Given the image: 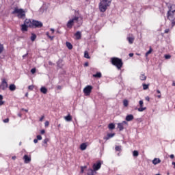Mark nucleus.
Here are the masks:
<instances>
[{"label":"nucleus","instance_id":"obj_16","mask_svg":"<svg viewBox=\"0 0 175 175\" xmlns=\"http://www.w3.org/2000/svg\"><path fill=\"white\" fill-rule=\"evenodd\" d=\"M139 79L140 80H142V81H144L146 80H147V76H146V75H144V73H142L139 76Z\"/></svg>","mask_w":175,"mask_h":175},{"label":"nucleus","instance_id":"obj_6","mask_svg":"<svg viewBox=\"0 0 175 175\" xmlns=\"http://www.w3.org/2000/svg\"><path fill=\"white\" fill-rule=\"evenodd\" d=\"M92 91V86L88 85L83 89V92L86 96H88L91 94V92Z\"/></svg>","mask_w":175,"mask_h":175},{"label":"nucleus","instance_id":"obj_5","mask_svg":"<svg viewBox=\"0 0 175 175\" xmlns=\"http://www.w3.org/2000/svg\"><path fill=\"white\" fill-rule=\"evenodd\" d=\"M111 62L112 65H113L114 66H116L118 70H120L121 68H122V65H124V63H122V59L118 57H112L111 59Z\"/></svg>","mask_w":175,"mask_h":175},{"label":"nucleus","instance_id":"obj_48","mask_svg":"<svg viewBox=\"0 0 175 175\" xmlns=\"http://www.w3.org/2000/svg\"><path fill=\"white\" fill-rule=\"evenodd\" d=\"M43 120H44V116H42L40 118V122H42V121H43Z\"/></svg>","mask_w":175,"mask_h":175},{"label":"nucleus","instance_id":"obj_46","mask_svg":"<svg viewBox=\"0 0 175 175\" xmlns=\"http://www.w3.org/2000/svg\"><path fill=\"white\" fill-rule=\"evenodd\" d=\"M28 88L30 90V91H32V90H33V85H29Z\"/></svg>","mask_w":175,"mask_h":175},{"label":"nucleus","instance_id":"obj_39","mask_svg":"<svg viewBox=\"0 0 175 175\" xmlns=\"http://www.w3.org/2000/svg\"><path fill=\"white\" fill-rule=\"evenodd\" d=\"M165 59H170L172 58V56L170 55H165Z\"/></svg>","mask_w":175,"mask_h":175},{"label":"nucleus","instance_id":"obj_9","mask_svg":"<svg viewBox=\"0 0 175 175\" xmlns=\"http://www.w3.org/2000/svg\"><path fill=\"white\" fill-rule=\"evenodd\" d=\"M0 87L1 88V90H3V91H5V90H6V88H8V82L6 81V79L2 80Z\"/></svg>","mask_w":175,"mask_h":175},{"label":"nucleus","instance_id":"obj_40","mask_svg":"<svg viewBox=\"0 0 175 175\" xmlns=\"http://www.w3.org/2000/svg\"><path fill=\"white\" fill-rule=\"evenodd\" d=\"M115 150L116 151H121V146H116Z\"/></svg>","mask_w":175,"mask_h":175},{"label":"nucleus","instance_id":"obj_45","mask_svg":"<svg viewBox=\"0 0 175 175\" xmlns=\"http://www.w3.org/2000/svg\"><path fill=\"white\" fill-rule=\"evenodd\" d=\"M37 139L42 140V135H37Z\"/></svg>","mask_w":175,"mask_h":175},{"label":"nucleus","instance_id":"obj_11","mask_svg":"<svg viewBox=\"0 0 175 175\" xmlns=\"http://www.w3.org/2000/svg\"><path fill=\"white\" fill-rule=\"evenodd\" d=\"M23 159H24L25 163H29V162H31V156H28V155L25 154L23 157Z\"/></svg>","mask_w":175,"mask_h":175},{"label":"nucleus","instance_id":"obj_10","mask_svg":"<svg viewBox=\"0 0 175 175\" xmlns=\"http://www.w3.org/2000/svg\"><path fill=\"white\" fill-rule=\"evenodd\" d=\"M102 166V164L100 163V162H98L97 163H94L93 165V170L94 172H97V170H99V169H100V167Z\"/></svg>","mask_w":175,"mask_h":175},{"label":"nucleus","instance_id":"obj_43","mask_svg":"<svg viewBox=\"0 0 175 175\" xmlns=\"http://www.w3.org/2000/svg\"><path fill=\"white\" fill-rule=\"evenodd\" d=\"M49 125H50V122L49 121H46L44 123V126L47 127Z\"/></svg>","mask_w":175,"mask_h":175},{"label":"nucleus","instance_id":"obj_22","mask_svg":"<svg viewBox=\"0 0 175 175\" xmlns=\"http://www.w3.org/2000/svg\"><path fill=\"white\" fill-rule=\"evenodd\" d=\"M40 92H42V94H47V88H46V87H42L40 88Z\"/></svg>","mask_w":175,"mask_h":175},{"label":"nucleus","instance_id":"obj_53","mask_svg":"<svg viewBox=\"0 0 175 175\" xmlns=\"http://www.w3.org/2000/svg\"><path fill=\"white\" fill-rule=\"evenodd\" d=\"M61 62H62V60H59L57 62V66H59V64H61Z\"/></svg>","mask_w":175,"mask_h":175},{"label":"nucleus","instance_id":"obj_29","mask_svg":"<svg viewBox=\"0 0 175 175\" xmlns=\"http://www.w3.org/2000/svg\"><path fill=\"white\" fill-rule=\"evenodd\" d=\"M123 105L124 107H128V105H129V102L128 101V100H124Z\"/></svg>","mask_w":175,"mask_h":175},{"label":"nucleus","instance_id":"obj_42","mask_svg":"<svg viewBox=\"0 0 175 175\" xmlns=\"http://www.w3.org/2000/svg\"><path fill=\"white\" fill-rule=\"evenodd\" d=\"M31 72L32 73V75L36 73V68H32L31 70Z\"/></svg>","mask_w":175,"mask_h":175},{"label":"nucleus","instance_id":"obj_63","mask_svg":"<svg viewBox=\"0 0 175 175\" xmlns=\"http://www.w3.org/2000/svg\"><path fill=\"white\" fill-rule=\"evenodd\" d=\"M18 117H21V113H18Z\"/></svg>","mask_w":175,"mask_h":175},{"label":"nucleus","instance_id":"obj_35","mask_svg":"<svg viewBox=\"0 0 175 175\" xmlns=\"http://www.w3.org/2000/svg\"><path fill=\"white\" fill-rule=\"evenodd\" d=\"M87 168V166H81V174L84 173V170Z\"/></svg>","mask_w":175,"mask_h":175},{"label":"nucleus","instance_id":"obj_23","mask_svg":"<svg viewBox=\"0 0 175 175\" xmlns=\"http://www.w3.org/2000/svg\"><path fill=\"white\" fill-rule=\"evenodd\" d=\"M66 45L69 50H72L73 49V45L70 42H66Z\"/></svg>","mask_w":175,"mask_h":175},{"label":"nucleus","instance_id":"obj_17","mask_svg":"<svg viewBox=\"0 0 175 175\" xmlns=\"http://www.w3.org/2000/svg\"><path fill=\"white\" fill-rule=\"evenodd\" d=\"M127 40L130 44H133L135 42V37H127Z\"/></svg>","mask_w":175,"mask_h":175},{"label":"nucleus","instance_id":"obj_32","mask_svg":"<svg viewBox=\"0 0 175 175\" xmlns=\"http://www.w3.org/2000/svg\"><path fill=\"white\" fill-rule=\"evenodd\" d=\"M157 94H159V95L157 96V98H158L159 99H161V98H162V94H161V91H160L159 90H157Z\"/></svg>","mask_w":175,"mask_h":175},{"label":"nucleus","instance_id":"obj_1","mask_svg":"<svg viewBox=\"0 0 175 175\" xmlns=\"http://www.w3.org/2000/svg\"><path fill=\"white\" fill-rule=\"evenodd\" d=\"M169 11L167 12V16L168 20L171 22L172 27L175 25V5L172 4L168 5Z\"/></svg>","mask_w":175,"mask_h":175},{"label":"nucleus","instance_id":"obj_41","mask_svg":"<svg viewBox=\"0 0 175 175\" xmlns=\"http://www.w3.org/2000/svg\"><path fill=\"white\" fill-rule=\"evenodd\" d=\"M144 103L143 102L142 100L139 101V104L140 107H143Z\"/></svg>","mask_w":175,"mask_h":175},{"label":"nucleus","instance_id":"obj_21","mask_svg":"<svg viewBox=\"0 0 175 175\" xmlns=\"http://www.w3.org/2000/svg\"><path fill=\"white\" fill-rule=\"evenodd\" d=\"M49 140L50 139L49 138L44 139L42 142L43 143L42 146H44V147H47V143H49Z\"/></svg>","mask_w":175,"mask_h":175},{"label":"nucleus","instance_id":"obj_44","mask_svg":"<svg viewBox=\"0 0 175 175\" xmlns=\"http://www.w3.org/2000/svg\"><path fill=\"white\" fill-rule=\"evenodd\" d=\"M3 122H4L5 124H8V122H9V118H6V119L3 120Z\"/></svg>","mask_w":175,"mask_h":175},{"label":"nucleus","instance_id":"obj_38","mask_svg":"<svg viewBox=\"0 0 175 175\" xmlns=\"http://www.w3.org/2000/svg\"><path fill=\"white\" fill-rule=\"evenodd\" d=\"M142 85H143V90H148V85L144 83Z\"/></svg>","mask_w":175,"mask_h":175},{"label":"nucleus","instance_id":"obj_20","mask_svg":"<svg viewBox=\"0 0 175 175\" xmlns=\"http://www.w3.org/2000/svg\"><path fill=\"white\" fill-rule=\"evenodd\" d=\"M80 148L82 151H84V150H86L87 149V144L83 143L82 144H81Z\"/></svg>","mask_w":175,"mask_h":175},{"label":"nucleus","instance_id":"obj_36","mask_svg":"<svg viewBox=\"0 0 175 175\" xmlns=\"http://www.w3.org/2000/svg\"><path fill=\"white\" fill-rule=\"evenodd\" d=\"M3 44H0V54H2V53H3Z\"/></svg>","mask_w":175,"mask_h":175},{"label":"nucleus","instance_id":"obj_57","mask_svg":"<svg viewBox=\"0 0 175 175\" xmlns=\"http://www.w3.org/2000/svg\"><path fill=\"white\" fill-rule=\"evenodd\" d=\"M49 39H51V40H53V39H54L53 36H49Z\"/></svg>","mask_w":175,"mask_h":175},{"label":"nucleus","instance_id":"obj_47","mask_svg":"<svg viewBox=\"0 0 175 175\" xmlns=\"http://www.w3.org/2000/svg\"><path fill=\"white\" fill-rule=\"evenodd\" d=\"M170 31V29H166L165 30V33H169Z\"/></svg>","mask_w":175,"mask_h":175},{"label":"nucleus","instance_id":"obj_58","mask_svg":"<svg viewBox=\"0 0 175 175\" xmlns=\"http://www.w3.org/2000/svg\"><path fill=\"white\" fill-rule=\"evenodd\" d=\"M51 31H52V33H54V32H55L54 29H51Z\"/></svg>","mask_w":175,"mask_h":175},{"label":"nucleus","instance_id":"obj_56","mask_svg":"<svg viewBox=\"0 0 175 175\" xmlns=\"http://www.w3.org/2000/svg\"><path fill=\"white\" fill-rule=\"evenodd\" d=\"M88 65H89L88 62H85V63L84 64V66H88Z\"/></svg>","mask_w":175,"mask_h":175},{"label":"nucleus","instance_id":"obj_19","mask_svg":"<svg viewBox=\"0 0 175 175\" xmlns=\"http://www.w3.org/2000/svg\"><path fill=\"white\" fill-rule=\"evenodd\" d=\"M153 165H158V163H161V159L158 158H155L152 160Z\"/></svg>","mask_w":175,"mask_h":175},{"label":"nucleus","instance_id":"obj_7","mask_svg":"<svg viewBox=\"0 0 175 175\" xmlns=\"http://www.w3.org/2000/svg\"><path fill=\"white\" fill-rule=\"evenodd\" d=\"M32 27H36V28H42V27H43V23L38 21H32Z\"/></svg>","mask_w":175,"mask_h":175},{"label":"nucleus","instance_id":"obj_61","mask_svg":"<svg viewBox=\"0 0 175 175\" xmlns=\"http://www.w3.org/2000/svg\"><path fill=\"white\" fill-rule=\"evenodd\" d=\"M172 86L175 87V82L174 81L172 83Z\"/></svg>","mask_w":175,"mask_h":175},{"label":"nucleus","instance_id":"obj_4","mask_svg":"<svg viewBox=\"0 0 175 175\" xmlns=\"http://www.w3.org/2000/svg\"><path fill=\"white\" fill-rule=\"evenodd\" d=\"M27 11L24 10L23 8H18V7H15L12 12V14H17L18 18H25V13Z\"/></svg>","mask_w":175,"mask_h":175},{"label":"nucleus","instance_id":"obj_14","mask_svg":"<svg viewBox=\"0 0 175 175\" xmlns=\"http://www.w3.org/2000/svg\"><path fill=\"white\" fill-rule=\"evenodd\" d=\"M75 36L77 40L81 39V31H77L75 34Z\"/></svg>","mask_w":175,"mask_h":175},{"label":"nucleus","instance_id":"obj_13","mask_svg":"<svg viewBox=\"0 0 175 175\" xmlns=\"http://www.w3.org/2000/svg\"><path fill=\"white\" fill-rule=\"evenodd\" d=\"M135 118L133 117V115L132 114H129V115H127L126 116V121H133V120Z\"/></svg>","mask_w":175,"mask_h":175},{"label":"nucleus","instance_id":"obj_26","mask_svg":"<svg viewBox=\"0 0 175 175\" xmlns=\"http://www.w3.org/2000/svg\"><path fill=\"white\" fill-rule=\"evenodd\" d=\"M64 120H66V121L70 122L72 121V116L70 115H68L64 117Z\"/></svg>","mask_w":175,"mask_h":175},{"label":"nucleus","instance_id":"obj_51","mask_svg":"<svg viewBox=\"0 0 175 175\" xmlns=\"http://www.w3.org/2000/svg\"><path fill=\"white\" fill-rule=\"evenodd\" d=\"M38 139H33V143H35V144H36V143H38Z\"/></svg>","mask_w":175,"mask_h":175},{"label":"nucleus","instance_id":"obj_62","mask_svg":"<svg viewBox=\"0 0 175 175\" xmlns=\"http://www.w3.org/2000/svg\"><path fill=\"white\" fill-rule=\"evenodd\" d=\"M172 165L174 166V169H175V162H172Z\"/></svg>","mask_w":175,"mask_h":175},{"label":"nucleus","instance_id":"obj_55","mask_svg":"<svg viewBox=\"0 0 175 175\" xmlns=\"http://www.w3.org/2000/svg\"><path fill=\"white\" fill-rule=\"evenodd\" d=\"M3 99V96H2L1 94H0V100H2Z\"/></svg>","mask_w":175,"mask_h":175},{"label":"nucleus","instance_id":"obj_49","mask_svg":"<svg viewBox=\"0 0 175 175\" xmlns=\"http://www.w3.org/2000/svg\"><path fill=\"white\" fill-rule=\"evenodd\" d=\"M40 133H41V135H44V133H46V131L41 130Z\"/></svg>","mask_w":175,"mask_h":175},{"label":"nucleus","instance_id":"obj_3","mask_svg":"<svg viewBox=\"0 0 175 175\" xmlns=\"http://www.w3.org/2000/svg\"><path fill=\"white\" fill-rule=\"evenodd\" d=\"M112 1L113 0H100L98 4L100 12H101V13H105L110 5H111Z\"/></svg>","mask_w":175,"mask_h":175},{"label":"nucleus","instance_id":"obj_30","mask_svg":"<svg viewBox=\"0 0 175 175\" xmlns=\"http://www.w3.org/2000/svg\"><path fill=\"white\" fill-rule=\"evenodd\" d=\"M109 129H114L116 128V125L113 123H110L108 126Z\"/></svg>","mask_w":175,"mask_h":175},{"label":"nucleus","instance_id":"obj_50","mask_svg":"<svg viewBox=\"0 0 175 175\" xmlns=\"http://www.w3.org/2000/svg\"><path fill=\"white\" fill-rule=\"evenodd\" d=\"M5 102H3L2 100H0V106H2Z\"/></svg>","mask_w":175,"mask_h":175},{"label":"nucleus","instance_id":"obj_64","mask_svg":"<svg viewBox=\"0 0 175 175\" xmlns=\"http://www.w3.org/2000/svg\"><path fill=\"white\" fill-rule=\"evenodd\" d=\"M12 159H16V156L12 157Z\"/></svg>","mask_w":175,"mask_h":175},{"label":"nucleus","instance_id":"obj_52","mask_svg":"<svg viewBox=\"0 0 175 175\" xmlns=\"http://www.w3.org/2000/svg\"><path fill=\"white\" fill-rule=\"evenodd\" d=\"M170 158H171V159H173V158H174V154H170Z\"/></svg>","mask_w":175,"mask_h":175},{"label":"nucleus","instance_id":"obj_37","mask_svg":"<svg viewBox=\"0 0 175 175\" xmlns=\"http://www.w3.org/2000/svg\"><path fill=\"white\" fill-rule=\"evenodd\" d=\"M151 53H152V49L150 48L149 51L146 53V57H148L149 54H151Z\"/></svg>","mask_w":175,"mask_h":175},{"label":"nucleus","instance_id":"obj_25","mask_svg":"<svg viewBox=\"0 0 175 175\" xmlns=\"http://www.w3.org/2000/svg\"><path fill=\"white\" fill-rule=\"evenodd\" d=\"M9 88H10V91H16V85L11 84V85H10Z\"/></svg>","mask_w":175,"mask_h":175},{"label":"nucleus","instance_id":"obj_2","mask_svg":"<svg viewBox=\"0 0 175 175\" xmlns=\"http://www.w3.org/2000/svg\"><path fill=\"white\" fill-rule=\"evenodd\" d=\"M75 23L78 24V27H80L83 24V16H74L72 19H70L67 23V27L72 28Z\"/></svg>","mask_w":175,"mask_h":175},{"label":"nucleus","instance_id":"obj_12","mask_svg":"<svg viewBox=\"0 0 175 175\" xmlns=\"http://www.w3.org/2000/svg\"><path fill=\"white\" fill-rule=\"evenodd\" d=\"M24 25L27 27H32V21L29 19H26L24 22Z\"/></svg>","mask_w":175,"mask_h":175},{"label":"nucleus","instance_id":"obj_27","mask_svg":"<svg viewBox=\"0 0 175 175\" xmlns=\"http://www.w3.org/2000/svg\"><path fill=\"white\" fill-rule=\"evenodd\" d=\"M93 77L100 79V77H102V73L97 72L96 75H93Z\"/></svg>","mask_w":175,"mask_h":175},{"label":"nucleus","instance_id":"obj_24","mask_svg":"<svg viewBox=\"0 0 175 175\" xmlns=\"http://www.w3.org/2000/svg\"><path fill=\"white\" fill-rule=\"evenodd\" d=\"M94 173H95V171L92 169H88L87 175H94Z\"/></svg>","mask_w":175,"mask_h":175},{"label":"nucleus","instance_id":"obj_18","mask_svg":"<svg viewBox=\"0 0 175 175\" xmlns=\"http://www.w3.org/2000/svg\"><path fill=\"white\" fill-rule=\"evenodd\" d=\"M114 136H116V133H109L105 139V140H109V139H111V137H114Z\"/></svg>","mask_w":175,"mask_h":175},{"label":"nucleus","instance_id":"obj_8","mask_svg":"<svg viewBox=\"0 0 175 175\" xmlns=\"http://www.w3.org/2000/svg\"><path fill=\"white\" fill-rule=\"evenodd\" d=\"M128 126V122L126 121H123L121 123L118 124V128L119 131H124V126Z\"/></svg>","mask_w":175,"mask_h":175},{"label":"nucleus","instance_id":"obj_34","mask_svg":"<svg viewBox=\"0 0 175 175\" xmlns=\"http://www.w3.org/2000/svg\"><path fill=\"white\" fill-rule=\"evenodd\" d=\"M146 109H147L146 107H140L139 108L137 109L138 111L142 112V111H144V110H146Z\"/></svg>","mask_w":175,"mask_h":175},{"label":"nucleus","instance_id":"obj_60","mask_svg":"<svg viewBox=\"0 0 175 175\" xmlns=\"http://www.w3.org/2000/svg\"><path fill=\"white\" fill-rule=\"evenodd\" d=\"M49 64L51 65V66H52V65H53V62H49Z\"/></svg>","mask_w":175,"mask_h":175},{"label":"nucleus","instance_id":"obj_59","mask_svg":"<svg viewBox=\"0 0 175 175\" xmlns=\"http://www.w3.org/2000/svg\"><path fill=\"white\" fill-rule=\"evenodd\" d=\"M129 57H133V53H129Z\"/></svg>","mask_w":175,"mask_h":175},{"label":"nucleus","instance_id":"obj_33","mask_svg":"<svg viewBox=\"0 0 175 175\" xmlns=\"http://www.w3.org/2000/svg\"><path fill=\"white\" fill-rule=\"evenodd\" d=\"M133 157H139V152L137 150H134L133 152Z\"/></svg>","mask_w":175,"mask_h":175},{"label":"nucleus","instance_id":"obj_15","mask_svg":"<svg viewBox=\"0 0 175 175\" xmlns=\"http://www.w3.org/2000/svg\"><path fill=\"white\" fill-rule=\"evenodd\" d=\"M29 27L27 26V25L23 24L21 25V31H23V32H25L28 31Z\"/></svg>","mask_w":175,"mask_h":175},{"label":"nucleus","instance_id":"obj_28","mask_svg":"<svg viewBox=\"0 0 175 175\" xmlns=\"http://www.w3.org/2000/svg\"><path fill=\"white\" fill-rule=\"evenodd\" d=\"M31 42H35L36 39V34L35 33H31V36L30 38Z\"/></svg>","mask_w":175,"mask_h":175},{"label":"nucleus","instance_id":"obj_31","mask_svg":"<svg viewBox=\"0 0 175 175\" xmlns=\"http://www.w3.org/2000/svg\"><path fill=\"white\" fill-rule=\"evenodd\" d=\"M84 57L85 58H87L88 59H90V55L88 54V51H85L84 53Z\"/></svg>","mask_w":175,"mask_h":175},{"label":"nucleus","instance_id":"obj_54","mask_svg":"<svg viewBox=\"0 0 175 175\" xmlns=\"http://www.w3.org/2000/svg\"><path fill=\"white\" fill-rule=\"evenodd\" d=\"M146 100H148V102H150V97L148 96L146 97Z\"/></svg>","mask_w":175,"mask_h":175}]
</instances>
